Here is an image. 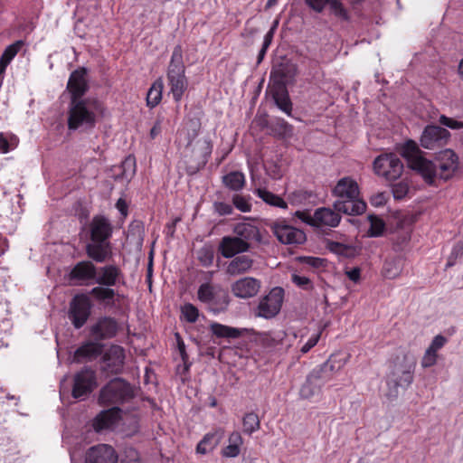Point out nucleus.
<instances>
[{"label": "nucleus", "instance_id": "nucleus-57", "mask_svg": "<svg viewBox=\"0 0 463 463\" xmlns=\"http://www.w3.org/2000/svg\"><path fill=\"white\" fill-rule=\"evenodd\" d=\"M439 123L443 126H446V127L451 128V129L463 128V121H458L452 118L446 117L444 115L440 116Z\"/></svg>", "mask_w": 463, "mask_h": 463}, {"label": "nucleus", "instance_id": "nucleus-43", "mask_svg": "<svg viewBox=\"0 0 463 463\" xmlns=\"http://www.w3.org/2000/svg\"><path fill=\"white\" fill-rule=\"evenodd\" d=\"M200 316L199 309L192 303H185L181 307V319L187 323H195Z\"/></svg>", "mask_w": 463, "mask_h": 463}, {"label": "nucleus", "instance_id": "nucleus-25", "mask_svg": "<svg viewBox=\"0 0 463 463\" xmlns=\"http://www.w3.org/2000/svg\"><path fill=\"white\" fill-rule=\"evenodd\" d=\"M103 348L104 345L100 343L86 341L74 351L73 361L78 364L93 361L102 354Z\"/></svg>", "mask_w": 463, "mask_h": 463}, {"label": "nucleus", "instance_id": "nucleus-47", "mask_svg": "<svg viewBox=\"0 0 463 463\" xmlns=\"http://www.w3.org/2000/svg\"><path fill=\"white\" fill-rule=\"evenodd\" d=\"M329 6L332 14L337 18L346 22L350 20L348 11L340 0H331Z\"/></svg>", "mask_w": 463, "mask_h": 463}, {"label": "nucleus", "instance_id": "nucleus-58", "mask_svg": "<svg viewBox=\"0 0 463 463\" xmlns=\"http://www.w3.org/2000/svg\"><path fill=\"white\" fill-rule=\"evenodd\" d=\"M294 216L298 219L301 220L303 222L316 227V220H315V213L313 215L310 214L308 211H297L294 213Z\"/></svg>", "mask_w": 463, "mask_h": 463}, {"label": "nucleus", "instance_id": "nucleus-45", "mask_svg": "<svg viewBox=\"0 0 463 463\" xmlns=\"http://www.w3.org/2000/svg\"><path fill=\"white\" fill-rule=\"evenodd\" d=\"M237 237L242 238L246 241L255 237L258 233V230L255 226L249 223H239L234 229Z\"/></svg>", "mask_w": 463, "mask_h": 463}, {"label": "nucleus", "instance_id": "nucleus-53", "mask_svg": "<svg viewBox=\"0 0 463 463\" xmlns=\"http://www.w3.org/2000/svg\"><path fill=\"white\" fill-rule=\"evenodd\" d=\"M291 279L295 285L303 290H310L313 288L312 281L307 277L293 274Z\"/></svg>", "mask_w": 463, "mask_h": 463}, {"label": "nucleus", "instance_id": "nucleus-23", "mask_svg": "<svg viewBox=\"0 0 463 463\" xmlns=\"http://www.w3.org/2000/svg\"><path fill=\"white\" fill-rule=\"evenodd\" d=\"M115 449L107 444H99L90 448L86 453L85 463H117Z\"/></svg>", "mask_w": 463, "mask_h": 463}, {"label": "nucleus", "instance_id": "nucleus-33", "mask_svg": "<svg viewBox=\"0 0 463 463\" xmlns=\"http://www.w3.org/2000/svg\"><path fill=\"white\" fill-rule=\"evenodd\" d=\"M24 45V41L17 40L5 49L0 57V76L3 77L5 75L7 66L14 59Z\"/></svg>", "mask_w": 463, "mask_h": 463}, {"label": "nucleus", "instance_id": "nucleus-15", "mask_svg": "<svg viewBox=\"0 0 463 463\" xmlns=\"http://www.w3.org/2000/svg\"><path fill=\"white\" fill-rule=\"evenodd\" d=\"M197 298L202 303L211 305L213 311L224 310L230 303V298L226 292L220 294L208 282L200 285L197 290Z\"/></svg>", "mask_w": 463, "mask_h": 463}, {"label": "nucleus", "instance_id": "nucleus-37", "mask_svg": "<svg viewBox=\"0 0 463 463\" xmlns=\"http://www.w3.org/2000/svg\"><path fill=\"white\" fill-rule=\"evenodd\" d=\"M164 84L161 79L153 82L146 94V105L153 109L156 107L162 99Z\"/></svg>", "mask_w": 463, "mask_h": 463}, {"label": "nucleus", "instance_id": "nucleus-14", "mask_svg": "<svg viewBox=\"0 0 463 463\" xmlns=\"http://www.w3.org/2000/svg\"><path fill=\"white\" fill-rule=\"evenodd\" d=\"M94 260H80L77 262L69 273V280L73 285L87 286L90 283L96 282L98 275V267L93 263Z\"/></svg>", "mask_w": 463, "mask_h": 463}, {"label": "nucleus", "instance_id": "nucleus-12", "mask_svg": "<svg viewBox=\"0 0 463 463\" xmlns=\"http://www.w3.org/2000/svg\"><path fill=\"white\" fill-rule=\"evenodd\" d=\"M92 304L88 295L77 294L70 302L69 319L76 329L81 328L91 314Z\"/></svg>", "mask_w": 463, "mask_h": 463}, {"label": "nucleus", "instance_id": "nucleus-20", "mask_svg": "<svg viewBox=\"0 0 463 463\" xmlns=\"http://www.w3.org/2000/svg\"><path fill=\"white\" fill-rule=\"evenodd\" d=\"M250 245L242 238L237 236H224L222 238L218 250L226 259L233 258L237 254L249 250Z\"/></svg>", "mask_w": 463, "mask_h": 463}, {"label": "nucleus", "instance_id": "nucleus-42", "mask_svg": "<svg viewBox=\"0 0 463 463\" xmlns=\"http://www.w3.org/2000/svg\"><path fill=\"white\" fill-rule=\"evenodd\" d=\"M368 221L370 222V228L367 232L369 237H379L382 236L385 230V222L380 217L370 214L368 215Z\"/></svg>", "mask_w": 463, "mask_h": 463}, {"label": "nucleus", "instance_id": "nucleus-63", "mask_svg": "<svg viewBox=\"0 0 463 463\" xmlns=\"http://www.w3.org/2000/svg\"><path fill=\"white\" fill-rule=\"evenodd\" d=\"M299 260L302 263H305V264L314 267V268L322 267L324 265V261H325L321 258L312 257V256L301 257Z\"/></svg>", "mask_w": 463, "mask_h": 463}, {"label": "nucleus", "instance_id": "nucleus-21", "mask_svg": "<svg viewBox=\"0 0 463 463\" xmlns=\"http://www.w3.org/2000/svg\"><path fill=\"white\" fill-rule=\"evenodd\" d=\"M87 70L79 68L73 71L67 83V90L71 94V100L82 99V97L89 90L86 80Z\"/></svg>", "mask_w": 463, "mask_h": 463}, {"label": "nucleus", "instance_id": "nucleus-56", "mask_svg": "<svg viewBox=\"0 0 463 463\" xmlns=\"http://www.w3.org/2000/svg\"><path fill=\"white\" fill-rule=\"evenodd\" d=\"M321 337V331L312 335L309 339L300 347L301 354H307L314 346H316Z\"/></svg>", "mask_w": 463, "mask_h": 463}, {"label": "nucleus", "instance_id": "nucleus-39", "mask_svg": "<svg viewBox=\"0 0 463 463\" xmlns=\"http://www.w3.org/2000/svg\"><path fill=\"white\" fill-rule=\"evenodd\" d=\"M260 428L259 415L253 411L247 412L242 418V430L247 435H251Z\"/></svg>", "mask_w": 463, "mask_h": 463}, {"label": "nucleus", "instance_id": "nucleus-28", "mask_svg": "<svg viewBox=\"0 0 463 463\" xmlns=\"http://www.w3.org/2000/svg\"><path fill=\"white\" fill-rule=\"evenodd\" d=\"M224 430L218 428L206 433L196 446V453L205 455L213 451L222 441Z\"/></svg>", "mask_w": 463, "mask_h": 463}, {"label": "nucleus", "instance_id": "nucleus-32", "mask_svg": "<svg viewBox=\"0 0 463 463\" xmlns=\"http://www.w3.org/2000/svg\"><path fill=\"white\" fill-rule=\"evenodd\" d=\"M90 295L99 303L108 307L115 304L117 292L112 287L98 285L90 289Z\"/></svg>", "mask_w": 463, "mask_h": 463}, {"label": "nucleus", "instance_id": "nucleus-5", "mask_svg": "<svg viewBox=\"0 0 463 463\" xmlns=\"http://www.w3.org/2000/svg\"><path fill=\"white\" fill-rule=\"evenodd\" d=\"M104 111L103 103L96 98L71 100L67 118L68 128H93L97 123V117L103 116Z\"/></svg>", "mask_w": 463, "mask_h": 463}, {"label": "nucleus", "instance_id": "nucleus-30", "mask_svg": "<svg viewBox=\"0 0 463 463\" xmlns=\"http://www.w3.org/2000/svg\"><path fill=\"white\" fill-rule=\"evenodd\" d=\"M270 91L278 108L288 116H290L292 112V102L287 87L280 85L277 88H270Z\"/></svg>", "mask_w": 463, "mask_h": 463}, {"label": "nucleus", "instance_id": "nucleus-55", "mask_svg": "<svg viewBox=\"0 0 463 463\" xmlns=\"http://www.w3.org/2000/svg\"><path fill=\"white\" fill-rule=\"evenodd\" d=\"M463 256V241L457 242L450 252V255L448 260L447 267L453 266L456 260L459 257Z\"/></svg>", "mask_w": 463, "mask_h": 463}, {"label": "nucleus", "instance_id": "nucleus-50", "mask_svg": "<svg viewBox=\"0 0 463 463\" xmlns=\"http://www.w3.org/2000/svg\"><path fill=\"white\" fill-rule=\"evenodd\" d=\"M409 190H410L409 184L406 181L402 180L392 185L393 197L396 200H402V199L405 198V196L409 193Z\"/></svg>", "mask_w": 463, "mask_h": 463}, {"label": "nucleus", "instance_id": "nucleus-6", "mask_svg": "<svg viewBox=\"0 0 463 463\" xmlns=\"http://www.w3.org/2000/svg\"><path fill=\"white\" fill-rule=\"evenodd\" d=\"M333 195L337 197L333 206L347 215H360L366 210V203L360 198L358 184L351 177L341 178L334 187Z\"/></svg>", "mask_w": 463, "mask_h": 463}, {"label": "nucleus", "instance_id": "nucleus-41", "mask_svg": "<svg viewBox=\"0 0 463 463\" xmlns=\"http://www.w3.org/2000/svg\"><path fill=\"white\" fill-rule=\"evenodd\" d=\"M321 392V388L307 375L299 390L302 399L309 400Z\"/></svg>", "mask_w": 463, "mask_h": 463}, {"label": "nucleus", "instance_id": "nucleus-24", "mask_svg": "<svg viewBox=\"0 0 463 463\" xmlns=\"http://www.w3.org/2000/svg\"><path fill=\"white\" fill-rule=\"evenodd\" d=\"M123 279L121 269L116 264H107L98 267L96 284L100 286L115 287Z\"/></svg>", "mask_w": 463, "mask_h": 463}, {"label": "nucleus", "instance_id": "nucleus-29", "mask_svg": "<svg viewBox=\"0 0 463 463\" xmlns=\"http://www.w3.org/2000/svg\"><path fill=\"white\" fill-rule=\"evenodd\" d=\"M341 212L335 208L320 207L315 211L316 227L329 226L337 227L341 221Z\"/></svg>", "mask_w": 463, "mask_h": 463}, {"label": "nucleus", "instance_id": "nucleus-36", "mask_svg": "<svg viewBox=\"0 0 463 463\" xmlns=\"http://www.w3.org/2000/svg\"><path fill=\"white\" fill-rule=\"evenodd\" d=\"M121 172L116 175V180H127L128 182L136 174L137 164L136 157L133 155L128 156L122 162L119 166Z\"/></svg>", "mask_w": 463, "mask_h": 463}, {"label": "nucleus", "instance_id": "nucleus-11", "mask_svg": "<svg viewBox=\"0 0 463 463\" xmlns=\"http://www.w3.org/2000/svg\"><path fill=\"white\" fill-rule=\"evenodd\" d=\"M98 387L96 372L90 366H84L73 376L71 396L84 400Z\"/></svg>", "mask_w": 463, "mask_h": 463}, {"label": "nucleus", "instance_id": "nucleus-40", "mask_svg": "<svg viewBox=\"0 0 463 463\" xmlns=\"http://www.w3.org/2000/svg\"><path fill=\"white\" fill-rule=\"evenodd\" d=\"M270 129L274 135L279 137H290L293 132V127L288 124L284 118H276L271 122Z\"/></svg>", "mask_w": 463, "mask_h": 463}, {"label": "nucleus", "instance_id": "nucleus-17", "mask_svg": "<svg viewBox=\"0 0 463 463\" xmlns=\"http://www.w3.org/2000/svg\"><path fill=\"white\" fill-rule=\"evenodd\" d=\"M450 133L436 125H428L420 137V146L426 149H436L448 144Z\"/></svg>", "mask_w": 463, "mask_h": 463}, {"label": "nucleus", "instance_id": "nucleus-64", "mask_svg": "<svg viewBox=\"0 0 463 463\" xmlns=\"http://www.w3.org/2000/svg\"><path fill=\"white\" fill-rule=\"evenodd\" d=\"M228 442L231 445L235 444L237 447L241 448L243 444V438L239 431H232L228 438Z\"/></svg>", "mask_w": 463, "mask_h": 463}, {"label": "nucleus", "instance_id": "nucleus-35", "mask_svg": "<svg viewBox=\"0 0 463 463\" xmlns=\"http://www.w3.org/2000/svg\"><path fill=\"white\" fill-rule=\"evenodd\" d=\"M245 175L239 171H232L222 176V184L232 191L239 192L245 186Z\"/></svg>", "mask_w": 463, "mask_h": 463}, {"label": "nucleus", "instance_id": "nucleus-31", "mask_svg": "<svg viewBox=\"0 0 463 463\" xmlns=\"http://www.w3.org/2000/svg\"><path fill=\"white\" fill-rule=\"evenodd\" d=\"M253 265V260L248 255L234 257L227 266L226 272L231 276H237L249 271Z\"/></svg>", "mask_w": 463, "mask_h": 463}, {"label": "nucleus", "instance_id": "nucleus-19", "mask_svg": "<svg viewBox=\"0 0 463 463\" xmlns=\"http://www.w3.org/2000/svg\"><path fill=\"white\" fill-rule=\"evenodd\" d=\"M103 370L111 374H119L125 364V350L118 345H111L102 356Z\"/></svg>", "mask_w": 463, "mask_h": 463}, {"label": "nucleus", "instance_id": "nucleus-52", "mask_svg": "<svg viewBox=\"0 0 463 463\" xmlns=\"http://www.w3.org/2000/svg\"><path fill=\"white\" fill-rule=\"evenodd\" d=\"M438 357V353H435L427 348L421 358L420 364L423 368L431 367L436 364Z\"/></svg>", "mask_w": 463, "mask_h": 463}, {"label": "nucleus", "instance_id": "nucleus-38", "mask_svg": "<svg viewBox=\"0 0 463 463\" xmlns=\"http://www.w3.org/2000/svg\"><path fill=\"white\" fill-rule=\"evenodd\" d=\"M255 194L267 204L279 207L281 209L288 208V203L284 201L282 197L268 191L265 188H258Z\"/></svg>", "mask_w": 463, "mask_h": 463}, {"label": "nucleus", "instance_id": "nucleus-7", "mask_svg": "<svg viewBox=\"0 0 463 463\" xmlns=\"http://www.w3.org/2000/svg\"><path fill=\"white\" fill-rule=\"evenodd\" d=\"M166 80L174 100L179 102L188 88L181 45H176L173 50L166 71Z\"/></svg>", "mask_w": 463, "mask_h": 463}, {"label": "nucleus", "instance_id": "nucleus-27", "mask_svg": "<svg viewBox=\"0 0 463 463\" xmlns=\"http://www.w3.org/2000/svg\"><path fill=\"white\" fill-rule=\"evenodd\" d=\"M297 68L291 63H279L270 71L271 88H277L280 85L286 86L289 80L296 76Z\"/></svg>", "mask_w": 463, "mask_h": 463}, {"label": "nucleus", "instance_id": "nucleus-4", "mask_svg": "<svg viewBox=\"0 0 463 463\" xmlns=\"http://www.w3.org/2000/svg\"><path fill=\"white\" fill-rule=\"evenodd\" d=\"M416 358L409 353L397 355L390 365L386 384V396L390 401L397 399L399 388L406 390L413 382Z\"/></svg>", "mask_w": 463, "mask_h": 463}, {"label": "nucleus", "instance_id": "nucleus-22", "mask_svg": "<svg viewBox=\"0 0 463 463\" xmlns=\"http://www.w3.org/2000/svg\"><path fill=\"white\" fill-rule=\"evenodd\" d=\"M260 289V281L251 277H245L233 282L231 286L232 293L239 298H250Z\"/></svg>", "mask_w": 463, "mask_h": 463}, {"label": "nucleus", "instance_id": "nucleus-48", "mask_svg": "<svg viewBox=\"0 0 463 463\" xmlns=\"http://www.w3.org/2000/svg\"><path fill=\"white\" fill-rule=\"evenodd\" d=\"M214 260V250L212 246H203L198 251V260L203 267L212 266Z\"/></svg>", "mask_w": 463, "mask_h": 463}, {"label": "nucleus", "instance_id": "nucleus-61", "mask_svg": "<svg viewBox=\"0 0 463 463\" xmlns=\"http://www.w3.org/2000/svg\"><path fill=\"white\" fill-rule=\"evenodd\" d=\"M222 456L225 458H236L241 453V448L237 447L235 444L231 445L228 444L226 447H224L222 451Z\"/></svg>", "mask_w": 463, "mask_h": 463}, {"label": "nucleus", "instance_id": "nucleus-16", "mask_svg": "<svg viewBox=\"0 0 463 463\" xmlns=\"http://www.w3.org/2000/svg\"><path fill=\"white\" fill-rule=\"evenodd\" d=\"M271 230L278 239L283 244H302L306 241V233L298 228L287 224L285 220L276 221Z\"/></svg>", "mask_w": 463, "mask_h": 463}, {"label": "nucleus", "instance_id": "nucleus-54", "mask_svg": "<svg viewBox=\"0 0 463 463\" xmlns=\"http://www.w3.org/2000/svg\"><path fill=\"white\" fill-rule=\"evenodd\" d=\"M175 338H176L177 349L179 351L181 359L184 364L185 369L187 370L189 368L190 364H188L189 356L186 353L184 342L179 333H175Z\"/></svg>", "mask_w": 463, "mask_h": 463}, {"label": "nucleus", "instance_id": "nucleus-59", "mask_svg": "<svg viewBox=\"0 0 463 463\" xmlns=\"http://www.w3.org/2000/svg\"><path fill=\"white\" fill-rule=\"evenodd\" d=\"M213 207L215 212L221 216L230 215L233 212L232 206L224 202H215Z\"/></svg>", "mask_w": 463, "mask_h": 463}, {"label": "nucleus", "instance_id": "nucleus-3", "mask_svg": "<svg viewBox=\"0 0 463 463\" xmlns=\"http://www.w3.org/2000/svg\"><path fill=\"white\" fill-rule=\"evenodd\" d=\"M190 128L187 132V145L184 149L180 163L184 166L186 174L193 175L207 164L213 152V143L210 138L199 139L194 143L198 136L201 122L199 119H190Z\"/></svg>", "mask_w": 463, "mask_h": 463}, {"label": "nucleus", "instance_id": "nucleus-62", "mask_svg": "<svg viewBox=\"0 0 463 463\" xmlns=\"http://www.w3.org/2000/svg\"><path fill=\"white\" fill-rule=\"evenodd\" d=\"M307 5L317 13H321L331 0H305Z\"/></svg>", "mask_w": 463, "mask_h": 463}, {"label": "nucleus", "instance_id": "nucleus-10", "mask_svg": "<svg viewBox=\"0 0 463 463\" xmlns=\"http://www.w3.org/2000/svg\"><path fill=\"white\" fill-rule=\"evenodd\" d=\"M375 175L387 181H395L403 172V163L394 153L379 155L373 164Z\"/></svg>", "mask_w": 463, "mask_h": 463}, {"label": "nucleus", "instance_id": "nucleus-51", "mask_svg": "<svg viewBox=\"0 0 463 463\" xmlns=\"http://www.w3.org/2000/svg\"><path fill=\"white\" fill-rule=\"evenodd\" d=\"M401 273V268L394 261H386L383 265V274L388 279H395Z\"/></svg>", "mask_w": 463, "mask_h": 463}, {"label": "nucleus", "instance_id": "nucleus-9", "mask_svg": "<svg viewBox=\"0 0 463 463\" xmlns=\"http://www.w3.org/2000/svg\"><path fill=\"white\" fill-rule=\"evenodd\" d=\"M346 362L347 358L343 357L341 354H333L325 363L316 366L308 376L322 389L343 369Z\"/></svg>", "mask_w": 463, "mask_h": 463}, {"label": "nucleus", "instance_id": "nucleus-49", "mask_svg": "<svg viewBox=\"0 0 463 463\" xmlns=\"http://www.w3.org/2000/svg\"><path fill=\"white\" fill-rule=\"evenodd\" d=\"M232 204L241 213H249L251 210V203L249 198L239 194H235L232 196Z\"/></svg>", "mask_w": 463, "mask_h": 463}, {"label": "nucleus", "instance_id": "nucleus-60", "mask_svg": "<svg viewBox=\"0 0 463 463\" xmlns=\"http://www.w3.org/2000/svg\"><path fill=\"white\" fill-rule=\"evenodd\" d=\"M447 342L448 339L445 336L438 335L433 338L428 349L438 353L447 344Z\"/></svg>", "mask_w": 463, "mask_h": 463}, {"label": "nucleus", "instance_id": "nucleus-13", "mask_svg": "<svg viewBox=\"0 0 463 463\" xmlns=\"http://www.w3.org/2000/svg\"><path fill=\"white\" fill-rule=\"evenodd\" d=\"M283 299L284 289L280 287L272 288L260 300L255 315L266 319L274 317L280 311Z\"/></svg>", "mask_w": 463, "mask_h": 463}, {"label": "nucleus", "instance_id": "nucleus-26", "mask_svg": "<svg viewBox=\"0 0 463 463\" xmlns=\"http://www.w3.org/2000/svg\"><path fill=\"white\" fill-rule=\"evenodd\" d=\"M121 410L118 406L101 411L93 420L92 427L97 432L109 429L120 419Z\"/></svg>", "mask_w": 463, "mask_h": 463}, {"label": "nucleus", "instance_id": "nucleus-46", "mask_svg": "<svg viewBox=\"0 0 463 463\" xmlns=\"http://www.w3.org/2000/svg\"><path fill=\"white\" fill-rule=\"evenodd\" d=\"M328 249L330 251L344 257H352L354 255V249L352 246L337 242V241H329Z\"/></svg>", "mask_w": 463, "mask_h": 463}, {"label": "nucleus", "instance_id": "nucleus-34", "mask_svg": "<svg viewBox=\"0 0 463 463\" xmlns=\"http://www.w3.org/2000/svg\"><path fill=\"white\" fill-rule=\"evenodd\" d=\"M210 330L218 338L236 339L241 335L240 329L217 322H213L210 325Z\"/></svg>", "mask_w": 463, "mask_h": 463}, {"label": "nucleus", "instance_id": "nucleus-18", "mask_svg": "<svg viewBox=\"0 0 463 463\" xmlns=\"http://www.w3.org/2000/svg\"><path fill=\"white\" fill-rule=\"evenodd\" d=\"M118 329L119 325L116 318L101 317L91 326L90 334L95 340L102 341L115 337Z\"/></svg>", "mask_w": 463, "mask_h": 463}, {"label": "nucleus", "instance_id": "nucleus-44", "mask_svg": "<svg viewBox=\"0 0 463 463\" xmlns=\"http://www.w3.org/2000/svg\"><path fill=\"white\" fill-rule=\"evenodd\" d=\"M403 156L407 158L409 166L412 169L411 161L414 157H423L418 144L413 140H407L403 146Z\"/></svg>", "mask_w": 463, "mask_h": 463}, {"label": "nucleus", "instance_id": "nucleus-2", "mask_svg": "<svg viewBox=\"0 0 463 463\" xmlns=\"http://www.w3.org/2000/svg\"><path fill=\"white\" fill-rule=\"evenodd\" d=\"M88 231L90 242L85 246L86 254L95 262L104 263L112 257V223L105 215L96 214L90 220Z\"/></svg>", "mask_w": 463, "mask_h": 463}, {"label": "nucleus", "instance_id": "nucleus-8", "mask_svg": "<svg viewBox=\"0 0 463 463\" xmlns=\"http://www.w3.org/2000/svg\"><path fill=\"white\" fill-rule=\"evenodd\" d=\"M135 397V389L128 381L116 377L109 380L99 391L98 402L101 406H118L129 402Z\"/></svg>", "mask_w": 463, "mask_h": 463}, {"label": "nucleus", "instance_id": "nucleus-1", "mask_svg": "<svg viewBox=\"0 0 463 463\" xmlns=\"http://www.w3.org/2000/svg\"><path fill=\"white\" fill-rule=\"evenodd\" d=\"M412 170L416 171L429 185H437V180L448 181L458 169V156L451 149L440 151L435 161L425 157H414Z\"/></svg>", "mask_w": 463, "mask_h": 463}]
</instances>
